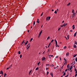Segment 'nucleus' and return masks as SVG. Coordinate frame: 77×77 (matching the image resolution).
Listing matches in <instances>:
<instances>
[{"instance_id": "31", "label": "nucleus", "mask_w": 77, "mask_h": 77, "mask_svg": "<svg viewBox=\"0 0 77 77\" xmlns=\"http://www.w3.org/2000/svg\"><path fill=\"white\" fill-rule=\"evenodd\" d=\"M48 17V20H49L50 19V18H51V17Z\"/></svg>"}, {"instance_id": "62", "label": "nucleus", "mask_w": 77, "mask_h": 77, "mask_svg": "<svg viewBox=\"0 0 77 77\" xmlns=\"http://www.w3.org/2000/svg\"><path fill=\"white\" fill-rule=\"evenodd\" d=\"M75 13H76V14H77V10L75 12Z\"/></svg>"}, {"instance_id": "19", "label": "nucleus", "mask_w": 77, "mask_h": 77, "mask_svg": "<svg viewBox=\"0 0 77 77\" xmlns=\"http://www.w3.org/2000/svg\"><path fill=\"white\" fill-rule=\"evenodd\" d=\"M75 44H76V45H77V42L76 41H74Z\"/></svg>"}, {"instance_id": "28", "label": "nucleus", "mask_w": 77, "mask_h": 77, "mask_svg": "<svg viewBox=\"0 0 77 77\" xmlns=\"http://www.w3.org/2000/svg\"><path fill=\"white\" fill-rule=\"evenodd\" d=\"M70 3L69 2L68 4H67V6H69V5H70Z\"/></svg>"}, {"instance_id": "1", "label": "nucleus", "mask_w": 77, "mask_h": 77, "mask_svg": "<svg viewBox=\"0 0 77 77\" xmlns=\"http://www.w3.org/2000/svg\"><path fill=\"white\" fill-rule=\"evenodd\" d=\"M64 60L65 61V62L64 64V65H66V64L67 63V61H66V59L65 58H64Z\"/></svg>"}, {"instance_id": "29", "label": "nucleus", "mask_w": 77, "mask_h": 77, "mask_svg": "<svg viewBox=\"0 0 77 77\" xmlns=\"http://www.w3.org/2000/svg\"><path fill=\"white\" fill-rule=\"evenodd\" d=\"M33 40V38H31L30 40V42H32V41Z\"/></svg>"}, {"instance_id": "10", "label": "nucleus", "mask_w": 77, "mask_h": 77, "mask_svg": "<svg viewBox=\"0 0 77 77\" xmlns=\"http://www.w3.org/2000/svg\"><path fill=\"white\" fill-rule=\"evenodd\" d=\"M76 35H77V32H75V33L74 34V37L76 36Z\"/></svg>"}, {"instance_id": "2", "label": "nucleus", "mask_w": 77, "mask_h": 77, "mask_svg": "<svg viewBox=\"0 0 77 77\" xmlns=\"http://www.w3.org/2000/svg\"><path fill=\"white\" fill-rule=\"evenodd\" d=\"M42 30L39 33V35L38 36V38H39V37H40V36H41V33H42Z\"/></svg>"}, {"instance_id": "60", "label": "nucleus", "mask_w": 77, "mask_h": 77, "mask_svg": "<svg viewBox=\"0 0 77 77\" xmlns=\"http://www.w3.org/2000/svg\"><path fill=\"white\" fill-rule=\"evenodd\" d=\"M65 38H66V40H67V38L66 37H65Z\"/></svg>"}, {"instance_id": "16", "label": "nucleus", "mask_w": 77, "mask_h": 77, "mask_svg": "<svg viewBox=\"0 0 77 77\" xmlns=\"http://www.w3.org/2000/svg\"><path fill=\"white\" fill-rule=\"evenodd\" d=\"M56 46L57 47H59V46L58 45H57V44H56Z\"/></svg>"}, {"instance_id": "27", "label": "nucleus", "mask_w": 77, "mask_h": 77, "mask_svg": "<svg viewBox=\"0 0 77 77\" xmlns=\"http://www.w3.org/2000/svg\"><path fill=\"white\" fill-rule=\"evenodd\" d=\"M63 48L64 49H66V46H65L63 47Z\"/></svg>"}, {"instance_id": "51", "label": "nucleus", "mask_w": 77, "mask_h": 77, "mask_svg": "<svg viewBox=\"0 0 77 77\" xmlns=\"http://www.w3.org/2000/svg\"><path fill=\"white\" fill-rule=\"evenodd\" d=\"M60 59L61 60H61H62V59L61 58V57H60Z\"/></svg>"}, {"instance_id": "63", "label": "nucleus", "mask_w": 77, "mask_h": 77, "mask_svg": "<svg viewBox=\"0 0 77 77\" xmlns=\"http://www.w3.org/2000/svg\"><path fill=\"white\" fill-rule=\"evenodd\" d=\"M75 71H77V69H75Z\"/></svg>"}, {"instance_id": "37", "label": "nucleus", "mask_w": 77, "mask_h": 77, "mask_svg": "<svg viewBox=\"0 0 77 77\" xmlns=\"http://www.w3.org/2000/svg\"><path fill=\"white\" fill-rule=\"evenodd\" d=\"M6 75H7L6 74V73H5V74H4V76H6Z\"/></svg>"}, {"instance_id": "59", "label": "nucleus", "mask_w": 77, "mask_h": 77, "mask_svg": "<svg viewBox=\"0 0 77 77\" xmlns=\"http://www.w3.org/2000/svg\"><path fill=\"white\" fill-rule=\"evenodd\" d=\"M31 72H32V70H31L30 71L29 73H30Z\"/></svg>"}, {"instance_id": "4", "label": "nucleus", "mask_w": 77, "mask_h": 77, "mask_svg": "<svg viewBox=\"0 0 77 77\" xmlns=\"http://www.w3.org/2000/svg\"><path fill=\"white\" fill-rule=\"evenodd\" d=\"M0 74H2V75H3V71H2V70H1L0 72Z\"/></svg>"}, {"instance_id": "56", "label": "nucleus", "mask_w": 77, "mask_h": 77, "mask_svg": "<svg viewBox=\"0 0 77 77\" xmlns=\"http://www.w3.org/2000/svg\"><path fill=\"white\" fill-rule=\"evenodd\" d=\"M12 65H11V66H10L9 67H10V68H11V67H12Z\"/></svg>"}, {"instance_id": "32", "label": "nucleus", "mask_w": 77, "mask_h": 77, "mask_svg": "<svg viewBox=\"0 0 77 77\" xmlns=\"http://www.w3.org/2000/svg\"><path fill=\"white\" fill-rule=\"evenodd\" d=\"M72 13L73 12H74V10L72 9Z\"/></svg>"}, {"instance_id": "39", "label": "nucleus", "mask_w": 77, "mask_h": 77, "mask_svg": "<svg viewBox=\"0 0 77 77\" xmlns=\"http://www.w3.org/2000/svg\"><path fill=\"white\" fill-rule=\"evenodd\" d=\"M60 29H61V28H59L58 31H59V30Z\"/></svg>"}, {"instance_id": "11", "label": "nucleus", "mask_w": 77, "mask_h": 77, "mask_svg": "<svg viewBox=\"0 0 77 77\" xmlns=\"http://www.w3.org/2000/svg\"><path fill=\"white\" fill-rule=\"evenodd\" d=\"M72 66H71L70 67V69H69V71H71V69H72Z\"/></svg>"}, {"instance_id": "55", "label": "nucleus", "mask_w": 77, "mask_h": 77, "mask_svg": "<svg viewBox=\"0 0 77 77\" xmlns=\"http://www.w3.org/2000/svg\"><path fill=\"white\" fill-rule=\"evenodd\" d=\"M46 70H47L48 69V68H46Z\"/></svg>"}, {"instance_id": "20", "label": "nucleus", "mask_w": 77, "mask_h": 77, "mask_svg": "<svg viewBox=\"0 0 77 77\" xmlns=\"http://www.w3.org/2000/svg\"><path fill=\"white\" fill-rule=\"evenodd\" d=\"M69 64H68L67 66V67L68 69V68H69Z\"/></svg>"}, {"instance_id": "49", "label": "nucleus", "mask_w": 77, "mask_h": 77, "mask_svg": "<svg viewBox=\"0 0 77 77\" xmlns=\"http://www.w3.org/2000/svg\"><path fill=\"white\" fill-rule=\"evenodd\" d=\"M63 26H64V27H65V26H66V25H65V23L63 25Z\"/></svg>"}, {"instance_id": "40", "label": "nucleus", "mask_w": 77, "mask_h": 77, "mask_svg": "<svg viewBox=\"0 0 77 77\" xmlns=\"http://www.w3.org/2000/svg\"><path fill=\"white\" fill-rule=\"evenodd\" d=\"M60 27H63V25H61Z\"/></svg>"}, {"instance_id": "7", "label": "nucleus", "mask_w": 77, "mask_h": 77, "mask_svg": "<svg viewBox=\"0 0 77 77\" xmlns=\"http://www.w3.org/2000/svg\"><path fill=\"white\" fill-rule=\"evenodd\" d=\"M27 43H28V41H27L24 44V45L26 46V45H27Z\"/></svg>"}, {"instance_id": "46", "label": "nucleus", "mask_w": 77, "mask_h": 77, "mask_svg": "<svg viewBox=\"0 0 77 77\" xmlns=\"http://www.w3.org/2000/svg\"><path fill=\"white\" fill-rule=\"evenodd\" d=\"M68 71V69H67L65 70V72H66V71Z\"/></svg>"}, {"instance_id": "38", "label": "nucleus", "mask_w": 77, "mask_h": 77, "mask_svg": "<svg viewBox=\"0 0 77 77\" xmlns=\"http://www.w3.org/2000/svg\"><path fill=\"white\" fill-rule=\"evenodd\" d=\"M54 41V40L52 39V40H51V43H52V42H53Z\"/></svg>"}, {"instance_id": "17", "label": "nucleus", "mask_w": 77, "mask_h": 77, "mask_svg": "<svg viewBox=\"0 0 77 77\" xmlns=\"http://www.w3.org/2000/svg\"><path fill=\"white\" fill-rule=\"evenodd\" d=\"M50 45H51V43H50L48 45V48L50 47Z\"/></svg>"}, {"instance_id": "3", "label": "nucleus", "mask_w": 77, "mask_h": 77, "mask_svg": "<svg viewBox=\"0 0 77 77\" xmlns=\"http://www.w3.org/2000/svg\"><path fill=\"white\" fill-rule=\"evenodd\" d=\"M72 14H72V16L73 17H75V14H76V13L75 12H75H73Z\"/></svg>"}, {"instance_id": "21", "label": "nucleus", "mask_w": 77, "mask_h": 77, "mask_svg": "<svg viewBox=\"0 0 77 77\" xmlns=\"http://www.w3.org/2000/svg\"><path fill=\"white\" fill-rule=\"evenodd\" d=\"M29 47H30V45H29V46L27 47L26 50H28V49H29Z\"/></svg>"}, {"instance_id": "26", "label": "nucleus", "mask_w": 77, "mask_h": 77, "mask_svg": "<svg viewBox=\"0 0 77 77\" xmlns=\"http://www.w3.org/2000/svg\"><path fill=\"white\" fill-rule=\"evenodd\" d=\"M50 39V36H48V37L47 38V41H48V39Z\"/></svg>"}, {"instance_id": "24", "label": "nucleus", "mask_w": 77, "mask_h": 77, "mask_svg": "<svg viewBox=\"0 0 77 77\" xmlns=\"http://www.w3.org/2000/svg\"><path fill=\"white\" fill-rule=\"evenodd\" d=\"M9 68H11V67H8L6 69L7 70H8V69H9Z\"/></svg>"}, {"instance_id": "8", "label": "nucleus", "mask_w": 77, "mask_h": 77, "mask_svg": "<svg viewBox=\"0 0 77 77\" xmlns=\"http://www.w3.org/2000/svg\"><path fill=\"white\" fill-rule=\"evenodd\" d=\"M72 29H75V26H74V25L72 26Z\"/></svg>"}, {"instance_id": "41", "label": "nucleus", "mask_w": 77, "mask_h": 77, "mask_svg": "<svg viewBox=\"0 0 77 77\" xmlns=\"http://www.w3.org/2000/svg\"><path fill=\"white\" fill-rule=\"evenodd\" d=\"M50 56H51V57H53V55H50Z\"/></svg>"}, {"instance_id": "45", "label": "nucleus", "mask_w": 77, "mask_h": 77, "mask_svg": "<svg viewBox=\"0 0 77 77\" xmlns=\"http://www.w3.org/2000/svg\"><path fill=\"white\" fill-rule=\"evenodd\" d=\"M77 74L76 73V74L75 75V77H77Z\"/></svg>"}, {"instance_id": "43", "label": "nucleus", "mask_w": 77, "mask_h": 77, "mask_svg": "<svg viewBox=\"0 0 77 77\" xmlns=\"http://www.w3.org/2000/svg\"><path fill=\"white\" fill-rule=\"evenodd\" d=\"M42 15H43V12H42V14H41V16H40V17L42 16Z\"/></svg>"}, {"instance_id": "12", "label": "nucleus", "mask_w": 77, "mask_h": 77, "mask_svg": "<svg viewBox=\"0 0 77 77\" xmlns=\"http://www.w3.org/2000/svg\"><path fill=\"white\" fill-rule=\"evenodd\" d=\"M25 40H23V42H22V44L21 45L23 44V43H24H24H25V42H24Z\"/></svg>"}, {"instance_id": "57", "label": "nucleus", "mask_w": 77, "mask_h": 77, "mask_svg": "<svg viewBox=\"0 0 77 77\" xmlns=\"http://www.w3.org/2000/svg\"><path fill=\"white\" fill-rule=\"evenodd\" d=\"M75 74H77V70L75 71Z\"/></svg>"}, {"instance_id": "47", "label": "nucleus", "mask_w": 77, "mask_h": 77, "mask_svg": "<svg viewBox=\"0 0 77 77\" xmlns=\"http://www.w3.org/2000/svg\"><path fill=\"white\" fill-rule=\"evenodd\" d=\"M67 37L68 39H69V35H68Z\"/></svg>"}, {"instance_id": "50", "label": "nucleus", "mask_w": 77, "mask_h": 77, "mask_svg": "<svg viewBox=\"0 0 77 77\" xmlns=\"http://www.w3.org/2000/svg\"><path fill=\"white\" fill-rule=\"evenodd\" d=\"M70 32H72V30H70Z\"/></svg>"}, {"instance_id": "61", "label": "nucleus", "mask_w": 77, "mask_h": 77, "mask_svg": "<svg viewBox=\"0 0 77 77\" xmlns=\"http://www.w3.org/2000/svg\"><path fill=\"white\" fill-rule=\"evenodd\" d=\"M67 23H66V24H65V25H66V26H67Z\"/></svg>"}, {"instance_id": "42", "label": "nucleus", "mask_w": 77, "mask_h": 77, "mask_svg": "<svg viewBox=\"0 0 77 77\" xmlns=\"http://www.w3.org/2000/svg\"><path fill=\"white\" fill-rule=\"evenodd\" d=\"M49 73V72H47V75H48V73Z\"/></svg>"}, {"instance_id": "58", "label": "nucleus", "mask_w": 77, "mask_h": 77, "mask_svg": "<svg viewBox=\"0 0 77 77\" xmlns=\"http://www.w3.org/2000/svg\"><path fill=\"white\" fill-rule=\"evenodd\" d=\"M58 58V56H57L56 57V58Z\"/></svg>"}, {"instance_id": "48", "label": "nucleus", "mask_w": 77, "mask_h": 77, "mask_svg": "<svg viewBox=\"0 0 77 77\" xmlns=\"http://www.w3.org/2000/svg\"><path fill=\"white\" fill-rule=\"evenodd\" d=\"M64 66V65H63L62 66V67H61L62 69H63V67Z\"/></svg>"}, {"instance_id": "15", "label": "nucleus", "mask_w": 77, "mask_h": 77, "mask_svg": "<svg viewBox=\"0 0 77 77\" xmlns=\"http://www.w3.org/2000/svg\"><path fill=\"white\" fill-rule=\"evenodd\" d=\"M36 22L37 23H39V19H37V20Z\"/></svg>"}, {"instance_id": "34", "label": "nucleus", "mask_w": 77, "mask_h": 77, "mask_svg": "<svg viewBox=\"0 0 77 77\" xmlns=\"http://www.w3.org/2000/svg\"><path fill=\"white\" fill-rule=\"evenodd\" d=\"M65 74H66V72H65L63 73V76H64V75H65Z\"/></svg>"}, {"instance_id": "35", "label": "nucleus", "mask_w": 77, "mask_h": 77, "mask_svg": "<svg viewBox=\"0 0 77 77\" xmlns=\"http://www.w3.org/2000/svg\"><path fill=\"white\" fill-rule=\"evenodd\" d=\"M40 61H39V62L37 63V65H39V64H40Z\"/></svg>"}, {"instance_id": "44", "label": "nucleus", "mask_w": 77, "mask_h": 77, "mask_svg": "<svg viewBox=\"0 0 77 77\" xmlns=\"http://www.w3.org/2000/svg\"><path fill=\"white\" fill-rule=\"evenodd\" d=\"M48 57H49V59H51V57H50V55H49Z\"/></svg>"}, {"instance_id": "13", "label": "nucleus", "mask_w": 77, "mask_h": 77, "mask_svg": "<svg viewBox=\"0 0 77 77\" xmlns=\"http://www.w3.org/2000/svg\"><path fill=\"white\" fill-rule=\"evenodd\" d=\"M55 42L56 44H57V41L56 40V39L55 40Z\"/></svg>"}, {"instance_id": "14", "label": "nucleus", "mask_w": 77, "mask_h": 77, "mask_svg": "<svg viewBox=\"0 0 77 77\" xmlns=\"http://www.w3.org/2000/svg\"><path fill=\"white\" fill-rule=\"evenodd\" d=\"M73 47H74V48H76V45H73Z\"/></svg>"}, {"instance_id": "18", "label": "nucleus", "mask_w": 77, "mask_h": 77, "mask_svg": "<svg viewBox=\"0 0 77 77\" xmlns=\"http://www.w3.org/2000/svg\"><path fill=\"white\" fill-rule=\"evenodd\" d=\"M76 56H77V54H74L73 56V57H76Z\"/></svg>"}, {"instance_id": "36", "label": "nucleus", "mask_w": 77, "mask_h": 77, "mask_svg": "<svg viewBox=\"0 0 77 77\" xmlns=\"http://www.w3.org/2000/svg\"><path fill=\"white\" fill-rule=\"evenodd\" d=\"M46 20V21H47V20H48V17H47Z\"/></svg>"}, {"instance_id": "30", "label": "nucleus", "mask_w": 77, "mask_h": 77, "mask_svg": "<svg viewBox=\"0 0 77 77\" xmlns=\"http://www.w3.org/2000/svg\"><path fill=\"white\" fill-rule=\"evenodd\" d=\"M18 54H21V52L20 51H18Z\"/></svg>"}, {"instance_id": "5", "label": "nucleus", "mask_w": 77, "mask_h": 77, "mask_svg": "<svg viewBox=\"0 0 77 77\" xmlns=\"http://www.w3.org/2000/svg\"><path fill=\"white\" fill-rule=\"evenodd\" d=\"M45 59V57H43L42 58V60L43 61V60H44Z\"/></svg>"}, {"instance_id": "53", "label": "nucleus", "mask_w": 77, "mask_h": 77, "mask_svg": "<svg viewBox=\"0 0 77 77\" xmlns=\"http://www.w3.org/2000/svg\"><path fill=\"white\" fill-rule=\"evenodd\" d=\"M20 58H21L22 57V55H21L20 56Z\"/></svg>"}, {"instance_id": "33", "label": "nucleus", "mask_w": 77, "mask_h": 77, "mask_svg": "<svg viewBox=\"0 0 77 77\" xmlns=\"http://www.w3.org/2000/svg\"><path fill=\"white\" fill-rule=\"evenodd\" d=\"M38 69H39V67H37L35 69V70H38Z\"/></svg>"}, {"instance_id": "54", "label": "nucleus", "mask_w": 77, "mask_h": 77, "mask_svg": "<svg viewBox=\"0 0 77 77\" xmlns=\"http://www.w3.org/2000/svg\"><path fill=\"white\" fill-rule=\"evenodd\" d=\"M46 66H48V65H49V64H46Z\"/></svg>"}, {"instance_id": "64", "label": "nucleus", "mask_w": 77, "mask_h": 77, "mask_svg": "<svg viewBox=\"0 0 77 77\" xmlns=\"http://www.w3.org/2000/svg\"><path fill=\"white\" fill-rule=\"evenodd\" d=\"M69 48H71V46H69Z\"/></svg>"}, {"instance_id": "25", "label": "nucleus", "mask_w": 77, "mask_h": 77, "mask_svg": "<svg viewBox=\"0 0 77 77\" xmlns=\"http://www.w3.org/2000/svg\"><path fill=\"white\" fill-rule=\"evenodd\" d=\"M54 13L56 14H57V10H56L54 12Z\"/></svg>"}, {"instance_id": "23", "label": "nucleus", "mask_w": 77, "mask_h": 77, "mask_svg": "<svg viewBox=\"0 0 77 77\" xmlns=\"http://www.w3.org/2000/svg\"><path fill=\"white\" fill-rule=\"evenodd\" d=\"M51 66H52V67H54V65L52 64L51 65Z\"/></svg>"}, {"instance_id": "6", "label": "nucleus", "mask_w": 77, "mask_h": 77, "mask_svg": "<svg viewBox=\"0 0 77 77\" xmlns=\"http://www.w3.org/2000/svg\"><path fill=\"white\" fill-rule=\"evenodd\" d=\"M50 75H51V77H53V73H51Z\"/></svg>"}, {"instance_id": "52", "label": "nucleus", "mask_w": 77, "mask_h": 77, "mask_svg": "<svg viewBox=\"0 0 77 77\" xmlns=\"http://www.w3.org/2000/svg\"><path fill=\"white\" fill-rule=\"evenodd\" d=\"M29 45H30V43H29V44H28V45H27V47L26 48H27V47H28V46H29Z\"/></svg>"}, {"instance_id": "9", "label": "nucleus", "mask_w": 77, "mask_h": 77, "mask_svg": "<svg viewBox=\"0 0 77 77\" xmlns=\"http://www.w3.org/2000/svg\"><path fill=\"white\" fill-rule=\"evenodd\" d=\"M66 56H69V52L67 53L66 54Z\"/></svg>"}, {"instance_id": "22", "label": "nucleus", "mask_w": 77, "mask_h": 77, "mask_svg": "<svg viewBox=\"0 0 77 77\" xmlns=\"http://www.w3.org/2000/svg\"><path fill=\"white\" fill-rule=\"evenodd\" d=\"M35 21H34L33 23V26H35Z\"/></svg>"}]
</instances>
